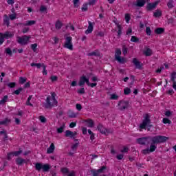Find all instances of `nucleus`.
<instances>
[{"label": "nucleus", "instance_id": "obj_1", "mask_svg": "<svg viewBox=\"0 0 176 176\" xmlns=\"http://www.w3.org/2000/svg\"><path fill=\"white\" fill-rule=\"evenodd\" d=\"M168 140H170V138L164 135H155V136H146L142 137L136 139L137 144L139 145H149L151 144H164V142H167Z\"/></svg>", "mask_w": 176, "mask_h": 176}, {"label": "nucleus", "instance_id": "obj_2", "mask_svg": "<svg viewBox=\"0 0 176 176\" xmlns=\"http://www.w3.org/2000/svg\"><path fill=\"white\" fill-rule=\"evenodd\" d=\"M51 96H48L45 100V102L43 103V105L46 109H52L53 107H57L58 102L56 99L57 94L54 92L51 93Z\"/></svg>", "mask_w": 176, "mask_h": 176}, {"label": "nucleus", "instance_id": "obj_3", "mask_svg": "<svg viewBox=\"0 0 176 176\" xmlns=\"http://www.w3.org/2000/svg\"><path fill=\"white\" fill-rule=\"evenodd\" d=\"M146 126L148 128V131H151V127H152V124H151V117L149 114H146L144 119L143 120L142 124L140 125V128L142 129L146 130Z\"/></svg>", "mask_w": 176, "mask_h": 176}, {"label": "nucleus", "instance_id": "obj_4", "mask_svg": "<svg viewBox=\"0 0 176 176\" xmlns=\"http://www.w3.org/2000/svg\"><path fill=\"white\" fill-rule=\"evenodd\" d=\"M51 167H50V164H42V163H39L37 162L35 164V170H36V171H41V170H43V173H47V171H49L50 170Z\"/></svg>", "mask_w": 176, "mask_h": 176}, {"label": "nucleus", "instance_id": "obj_5", "mask_svg": "<svg viewBox=\"0 0 176 176\" xmlns=\"http://www.w3.org/2000/svg\"><path fill=\"white\" fill-rule=\"evenodd\" d=\"M31 39V36L24 35L22 37L18 36L16 42L22 45H25L28 43V41Z\"/></svg>", "mask_w": 176, "mask_h": 176}, {"label": "nucleus", "instance_id": "obj_6", "mask_svg": "<svg viewBox=\"0 0 176 176\" xmlns=\"http://www.w3.org/2000/svg\"><path fill=\"white\" fill-rule=\"evenodd\" d=\"M122 50L120 49L116 50L115 58L116 60L120 63V64H124L126 63V59L124 58H121Z\"/></svg>", "mask_w": 176, "mask_h": 176}, {"label": "nucleus", "instance_id": "obj_7", "mask_svg": "<svg viewBox=\"0 0 176 176\" xmlns=\"http://www.w3.org/2000/svg\"><path fill=\"white\" fill-rule=\"evenodd\" d=\"M65 45L64 47H66V49H69V50H74V45H72V37L71 36H67L65 38Z\"/></svg>", "mask_w": 176, "mask_h": 176}, {"label": "nucleus", "instance_id": "obj_8", "mask_svg": "<svg viewBox=\"0 0 176 176\" xmlns=\"http://www.w3.org/2000/svg\"><path fill=\"white\" fill-rule=\"evenodd\" d=\"M156 148L157 147L155 144H151L150 148H145L142 151V153H143V155H148L152 152H155V151H156Z\"/></svg>", "mask_w": 176, "mask_h": 176}, {"label": "nucleus", "instance_id": "obj_9", "mask_svg": "<svg viewBox=\"0 0 176 176\" xmlns=\"http://www.w3.org/2000/svg\"><path fill=\"white\" fill-rule=\"evenodd\" d=\"M160 1H155L154 3H148L147 6H146V9L148 12H152V10H154V9H156V6L159 5V3Z\"/></svg>", "mask_w": 176, "mask_h": 176}, {"label": "nucleus", "instance_id": "obj_10", "mask_svg": "<svg viewBox=\"0 0 176 176\" xmlns=\"http://www.w3.org/2000/svg\"><path fill=\"white\" fill-rule=\"evenodd\" d=\"M118 105L120 106L119 108L120 111H124V109L129 108V102L121 100L119 102Z\"/></svg>", "mask_w": 176, "mask_h": 176}, {"label": "nucleus", "instance_id": "obj_11", "mask_svg": "<svg viewBox=\"0 0 176 176\" xmlns=\"http://www.w3.org/2000/svg\"><path fill=\"white\" fill-rule=\"evenodd\" d=\"M88 28L87 30L85 31V34L87 35L89 34H91L93 32V30L94 28V26L93 24H94V23H91L90 21H88Z\"/></svg>", "mask_w": 176, "mask_h": 176}, {"label": "nucleus", "instance_id": "obj_12", "mask_svg": "<svg viewBox=\"0 0 176 176\" xmlns=\"http://www.w3.org/2000/svg\"><path fill=\"white\" fill-rule=\"evenodd\" d=\"M133 65L138 68V69H142V64L141 62L138 61V59L137 58H134L133 60Z\"/></svg>", "mask_w": 176, "mask_h": 176}, {"label": "nucleus", "instance_id": "obj_13", "mask_svg": "<svg viewBox=\"0 0 176 176\" xmlns=\"http://www.w3.org/2000/svg\"><path fill=\"white\" fill-rule=\"evenodd\" d=\"M97 129H98V131H100V133H101V134H107V133L108 131L107 130V129H105L104 127V126L102 125V124H98Z\"/></svg>", "mask_w": 176, "mask_h": 176}, {"label": "nucleus", "instance_id": "obj_14", "mask_svg": "<svg viewBox=\"0 0 176 176\" xmlns=\"http://www.w3.org/2000/svg\"><path fill=\"white\" fill-rule=\"evenodd\" d=\"M0 36H2L3 39H9V38L13 37V34L10 32H6L5 34L0 33Z\"/></svg>", "mask_w": 176, "mask_h": 176}, {"label": "nucleus", "instance_id": "obj_15", "mask_svg": "<svg viewBox=\"0 0 176 176\" xmlns=\"http://www.w3.org/2000/svg\"><path fill=\"white\" fill-rule=\"evenodd\" d=\"M145 3H146V0H137L135 6H137L138 8H142V6H145Z\"/></svg>", "mask_w": 176, "mask_h": 176}, {"label": "nucleus", "instance_id": "obj_16", "mask_svg": "<svg viewBox=\"0 0 176 176\" xmlns=\"http://www.w3.org/2000/svg\"><path fill=\"white\" fill-rule=\"evenodd\" d=\"M25 163V160L21 158V157H18L16 160V164L17 166H23V164Z\"/></svg>", "mask_w": 176, "mask_h": 176}, {"label": "nucleus", "instance_id": "obj_17", "mask_svg": "<svg viewBox=\"0 0 176 176\" xmlns=\"http://www.w3.org/2000/svg\"><path fill=\"white\" fill-rule=\"evenodd\" d=\"M12 122L10 119L6 118L3 120L0 121V126H6L7 124H9Z\"/></svg>", "mask_w": 176, "mask_h": 176}, {"label": "nucleus", "instance_id": "obj_18", "mask_svg": "<svg viewBox=\"0 0 176 176\" xmlns=\"http://www.w3.org/2000/svg\"><path fill=\"white\" fill-rule=\"evenodd\" d=\"M65 137H69L70 138H73V140H75V137H74V132L69 130L65 131Z\"/></svg>", "mask_w": 176, "mask_h": 176}, {"label": "nucleus", "instance_id": "obj_19", "mask_svg": "<svg viewBox=\"0 0 176 176\" xmlns=\"http://www.w3.org/2000/svg\"><path fill=\"white\" fill-rule=\"evenodd\" d=\"M55 146L54 144L52 143L50 147L47 149V153H53L54 152Z\"/></svg>", "mask_w": 176, "mask_h": 176}, {"label": "nucleus", "instance_id": "obj_20", "mask_svg": "<svg viewBox=\"0 0 176 176\" xmlns=\"http://www.w3.org/2000/svg\"><path fill=\"white\" fill-rule=\"evenodd\" d=\"M8 99L9 96H8V95L4 96L2 100H0V105H5V104L8 102Z\"/></svg>", "mask_w": 176, "mask_h": 176}, {"label": "nucleus", "instance_id": "obj_21", "mask_svg": "<svg viewBox=\"0 0 176 176\" xmlns=\"http://www.w3.org/2000/svg\"><path fill=\"white\" fill-rule=\"evenodd\" d=\"M85 76H82L78 81V85L80 87H83L85 86Z\"/></svg>", "mask_w": 176, "mask_h": 176}, {"label": "nucleus", "instance_id": "obj_22", "mask_svg": "<svg viewBox=\"0 0 176 176\" xmlns=\"http://www.w3.org/2000/svg\"><path fill=\"white\" fill-rule=\"evenodd\" d=\"M155 32L157 35H160V34H163L164 32V28H157V29H155Z\"/></svg>", "mask_w": 176, "mask_h": 176}, {"label": "nucleus", "instance_id": "obj_23", "mask_svg": "<svg viewBox=\"0 0 176 176\" xmlns=\"http://www.w3.org/2000/svg\"><path fill=\"white\" fill-rule=\"evenodd\" d=\"M25 26H31L36 24V21H27L25 23H23Z\"/></svg>", "mask_w": 176, "mask_h": 176}, {"label": "nucleus", "instance_id": "obj_24", "mask_svg": "<svg viewBox=\"0 0 176 176\" xmlns=\"http://www.w3.org/2000/svg\"><path fill=\"white\" fill-rule=\"evenodd\" d=\"M65 129V124H63V125L60 127L56 129L58 134H61V133H63Z\"/></svg>", "mask_w": 176, "mask_h": 176}, {"label": "nucleus", "instance_id": "obj_25", "mask_svg": "<svg viewBox=\"0 0 176 176\" xmlns=\"http://www.w3.org/2000/svg\"><path fill=\"white\" fill-rule=\"evenodd\" d=\"M61 27H63V23H61L60 21H57L55 24V28L56 30H61Z\"/></svg>", "mask_w": 176, "mask_h": 176}, {"label": "nucleus", "instance_id": "obj_26", "mask_svg": "<svg viewBox=\"0 0 176 176\" xmlns=\"http://www.w3.org/2000/svg\"><path fill=\"white\" fill-rule=\"evenodd\" d=\"M144 54L146 57L152 56V50H151V48H147L146 50L144 51Z\"/></svg>", "mask_w": 176, "mask_h": 176}, {"label": "nucleus", "instance_id": "obj_27", "mask_svg": "<svg viewBox=\"0 0 176 176\" xmlns=\"http://www.w3.org/2000/svg\"><path fill=\"white\" fill-rule=\"evenodd\" d=\"M87 123H88V127H94V121L91 119H88L86 120Z\"/></svg>", "mask_w": 176, "mask_h": 176}, {"label": "nucleus", "instance_id": "obj_28", "mask_svg": "<svg viewBox=\"0 0 176 176\" xmlns=\"http://www.w3.org/2000/svg\"><path fill=\"white\" fill-rule=\"evenodd\" d=\"M88 56H95L96 57H100V52L94 51L93 52L89 53Z\"/></svg>", "mask_w": 176, "mask_h": 176}, {"label": "nucleus", "instance_id": "obj_29", "mask_svg": "<svg viewBox=\"0 0 176 176\" xmlns=\"http://www.w3.org/2000/svg\"><path fill=\"white\" fill-rule=\"evenodd\" d=\"M131 42H134L135 43H138L140 42V38L135 36H132L131 38Z\"/></svg>", "mask_w": 176, "mask_h": 176}, {"label": "nucleus", "instance_id": "obj_30", "mask_svg": "<svg viewBox=\"0 0 176 176\" xmlns=\"http://www.w3.org/2000/svg\"><path fill=\"white\" fill-rule=\"evenodd\" d=\"M154 17H162V11L160 10H157L156 12H154Z\"/></svg>", "mask_w": 176, "mask_h": 176}, {"label": "nucleus", "instance_id": "obj_31", "mask_svg": "<svg viewBox=\"0 0 176 176\" xmlns=\"http://www.w3.org/2000/svg\"><path fill=\"white\" fill-rule=\"evenodd\" d=\"M31 67H36V68L39 69L43 65V63H32L30 64Z\"/></svg>", "mask_w": 176, "mask_h": 176}, {"label": "nucleus", "instance_id": "obj_32", "mask_svg": "<svg viewBox=\"0 0 176 176\" xmlns=\"http://www.w3.org/2000/svg\"><path fill=\"white\" fill-rule=\"evenodd\" d=\"M176 79V72H173V73H171L170 74V80L171 82H176L175 81Z\"/></svg>", "mask_w": 176, "mask_h": 176}, {"label": "nucleus", "instance_id": "obj_33", "mask_svg": "<svg viewBox=\"0 0 176 176\" xmlns=\"http://www.w3.org/2000/svg\"><path fill=\"white\" fill-rule=\"evenodd\" d=\"M5 19H4V24H6L7 25V27H9V24L10 23V19L8 17V15H5L4 16Z\"/></svg>", "mask_w": 176, "mask_h": 176}, {"label": "nucleus", "instance_id": "obj_34", "mask_svg": "<svg viewBox=\"0 0 176 176\" xmlns=\"http://www.w3.org/2000/svg\"><path fill=\"white\" fill-rule=\"evenodd\" d=\"M25 82H27V78H25V77H20L19 78V83L21 85H24V83H25Z\"/></svg>", "mask_w": 176, "mask_h": 176}, {"label": "nucleus", "instance_id": "obj_35", "mask_svg": "<svg viewBox=\"0 0 176 176\" xmlns=\"http://www.w3.org/2000/svg\"><path fill=\"white\" fill-rule=\"evenodd\" d=\"M117 27L118 28V36H120V35H122V25H120L119 23L117 24Z\"/></svg>", "mask_w": 176, "mask_h": 176}, {"label": "nucleus", "instance_id": "obj_36", "mask_svg": "<svg viewBox=\"0 0 176 176\" xmlns=\"http://www.w3.org/2000/svg\"><path fill=\"white\" fill-rule=\"evenodd\" d=\"M162 122L164 124H171V120H170L168 118H164L162 120Z\"/></svg>", "mask_w": 176, "mask_h": 176}, {"label": "nucleus", "instance_id": "obj_37", "mask_svg": "<svg viewBox=\"0 0 176 176\" xmlns=\"http://www.w3.org/2000/svg\"><path fill=\"white\" fill-rule=\"evenodd\" d=\"M130 93H131V89H130V88L126 87L124 89V94H125V96H129Z\"/></svg>", "mask_w": 176, "mask_h": 176}, {"label": "nucleus", "instance_id": "obj_38", "mask_svg": "<svg viewBox=\"0 0 176 176\" xmlns=\"http://www.w3.org/2000/svg\"><path fill=\"white\" fill-rule=\"evenodd\" d=\"M91 173L93 175V176H98V174H100V172H98V170H96V169L91 170Z\"/></svg>", "mask_w": 176, "mask_h": 176}, {"label": "nucleus", "instance_id": "obj_39", "mask_svg": "<svg viewBox=\"0 0 176 176\" xmlns=\"http://www.w3.org/2000/svg\"><path fill=\"white\" fill-rule=\"evenodd\" d=\"M21 91H23V88L20 87L18 89L15 90L12 94H16V96H19V94H20V93H21Z\"/></svg>", "mask_w": 176, "mask_h": 176}, {"label": "nucleus", "instance_id": "obj_40", "mask_svg": "<svg viewBox=\"0 0 176 176\" xmlns=\"http://www.w3.org/2000/svg\"><path fill=\"white\" fill-rule=\"evenodd\" d=\"M13 156H20L23 153V151L19 150L18 151L12 152Z\"/></svg>", "mask_w": 176, "mask_h": 176}, {"label": "nucleus", "instance_id": "obj_41", "mask_svg": "<svg viewBox=\"0 0 176 176\" xmlns=\"http://www.w3.org/2000/svg\"><path fill=\"white\" fill-rule=\"evenodd\" d=\"M89 5V3H86L85 4L82 5V7L81 8L82 12H87V6Z\"/></svg>", "mask_w": 176, "mask_h": 176}, {"label": "nucleus", "instance_id": "obj_42", "mask_svg": "<svg viewBox=\"0 0 176 176\" xmlns=\"http://www.w3.org/2000/svg\"><path fill=\"white\" fill-rule=\"evenodd\" d=\"M146 34L148 36H150V35H152V30H151V28L150 27H146Z\"/></svg>", "mask_w": 176, "mask_h": 176}, {"label": "nucleus", "instance_id": "obj_43", "mask_svg": "<svg viewBox=\"0 0 176 176\" xmlns=\"http://www.w3.org/2000/svg\"><path fill=\"white\" fill-rule=\"evenodd\" d=\"M78 146H79V142H76V144L72 145V150L76 151V149H78Z\"/></svg>", "mask_w": 176, "mask_h": 176}, {"label": "nucleus", "instance_id": "obj_44", "mask_svg": "<svg viewBox=\"0 0 176 176\" xmlns=\"http://www.w3.org/2000/svg\"><path fill=\"white\" fill-rule=\"evenodd\" d=\"M36 47H38V44L34 43L31 45V49L34 53L36 52Z\"/></svg>", "mask_w": 176, "mask_h": 176}, {"label": "nucleus", "instance_id": "obj_45", "mask_svg": "<svg viewBox=\"0 0 176 176\" xmlns=\"http://www.w3.org/2000/svg\"><path fill=\"white\" fill-rule=\"evenodd\" d=\"M60 171H61V173H63V174H68V173H69L68 168H62L60 169Z\"/></svg>", "mask_w": 176, "mask_h": 176}, {"label": "nucleus", "instance_id": "obj_46", "mask_svg": "<svg viewBox=\"0 0 176 176\" xmlns=\"http://www.w3.org/2000/svg\"><path fill=\"white\" fill-rule=\"evenodd\" d=\"M77 93H78V94H85V88H84V87H82V88H80V89H78V90H77Z\"/></svg>", "mask_w": 176, "mask_h": 176}, {"label": "nucleus", "instance_id": "obj_47", "mask_svg": "<svg viewBox=\"0 0 176 176\" xmlns=\"http://www.w3.org/2000/svg\"><path fill=\"white\" fill-rule=\"evenodd\" d=\"M131 19V16H130V14H125V20L126 23H129Z\"/></svg>", "mask_w": 176, "mask_h": 176}, {"label": "nucleus", "instance_id": "obj_48", "mask_svg": "<svg viewBox=\"0 0 176 176\" xmlns=\"http://www.w3.org/2000/svg\"><path fill=\"white\" fill-rule=\"evenodd\" d=\"M7 86H8V87H10V89H13L16 87V82H10L7 85Z\"/></svg>", "mask_w": 176, "mask_h": 176}, {"label": "nucleus", "instance_id": "obj_49", "mask_svg": "<svg viewBox=\"0 0 176 176\" xmlns=\"http://www.w3.org/2000/svg\"><path fill=\"white\" fill-rule=\"evenodd\" d=\"M107 170V166H102L100 169L98 170V173H104V170Z\"/></svg>", "mask_w": 176, "mask_h": 176}, {"label": "nucleus", "instance_id": "obj_50", "mask_svg": "<svg viewBox=\"0 0 176 176\" xmlns=\"http://www.w3.org/2000/svg\"><path fill=\"white\" fill-rule=\"evenodd\" d=\"M52 82H57L58 77L57 76H52L50 77Z\"/></svg>", "mask_w": 176, "mask_h": 176}, {"label": "nucleus", "instance_id": "obj_51", "mask_svg": "<svg viewBox=\"0 0 176 176\" xmlns=\"http://www.w3.org/2000/svg\"><path fill=\"white\" fill-rule=\"evenodd\" d=\"M6 53L7 54H9L10 56H12L13 53L12 52V50L10 48H6Z\"/></svg>", "mask_w": 176, "mask_h": 176}, {"label": "nucleus", "instance_id": "obj_52", "mask_svg": "<svg viewBox=\"0 0 176 176\" xmlns=\"http://www.w3.org/2000/svg\"><path fill=\"white\" fill-rule=\"evenodd\" d=\"M39 120L41 122V123H46V118H45V116H41L39 117Z\"/></svg>", "mask_w": 176, "mask_h": 176}, {"label": "nucleus", "instance_id": "obj_53", "mask_svg": "<svg viewBox=\"0 0 176 176\" xmlns=\"http://www.w3.org/2000/svg\"><path fill=\"white\" fill-rule=\"evenodd\" d=\"M79 1L80 0H73L74 8H79Z\"/></svg>", "mask_w": 176, "mask_h": 176}, {"label": "nucleus", "instance_id": "obj_54", "mask_svg": "<svg viewBox=\"0 0 176 176\" xmlns=\"http://www.w3.org/2000/svg\"><path fill=\"white\" fill-rule=\"evenodd\" d=\"M122 54L124 56H126L127 54V48L126 47V45L122 46Z\"/></svg>", "mask_w": 176, "mask_h": 176}, {"label": "nucleus", "instance_id": "obj_55", "mask_svg": "<svg viewBox=\"0 0 176 176\" xmlns=\"http://www.w3.org/2000/svg\"><path fill=\"white\" fill-rule=\"evenodd\" d=\"M43 67V74L44 75H47V72L46 71V65H45V64L43 63V66H41Z\"/></svg>", "mask_w": 176, "mask_h": 176}, {"label": "nucleus", "instance_id": "obj_56", "mask_svg": "<svg viewBox=\"0 0 176 176\" xmlns=\"http://www.w3.org/2000/svg\"><path fill=\"white\" fill-rule=\"evenodd\" d=\"M40 12H47V8L45 6H41L40 8Z\"/></svg>", "mask_w": 176, "mask_h": 176}, {"label": "nucleus", "instance_id": "obj_57", "mask_svg": "<svg viewBox=\"0 0 176 176\" xmlns=\"http://www.w3.org/2000/svg\"><path fill=\"white\" fill-rule=\"evenodd\" d=\"M119 98V96L115 94H113L111 95V100H118Z\"/></svg>", "mask_w": 176, "mask_h": 176}, {"label": "nucleus", "instance_id": "obj_58", "mask_svg": "<svg viewBox=\"0 0 176 176\" xmlns=\"http://www.w3.org/2000/svg\"><path fill=\"white\" fill-rule=\"evenodd\" d=\"M14 156L13 155V153L11 152V153H8L7 154V160H12V157Z\"/></svg>", "mask_w": 176, "mask_h": 176}, {"label": "nucleus", "instance_id": "obj_59", "mask_svg": "<svg viewBox=\"0 0 176 176\" xmlns=\"http://www.w3.org/2000/svg\"><path fill=\"white\" fill-rule=\"evenodd\" d=\"M171 115H173V113L170 110H168L165 112V116H167V118H170Z\"/></svg>", "mask_w": 176, "mask_h": 176}, {"label": "nucleus", "instance_id": "obj_60", "mask_svg": "<svg viewBox=\"0 0 176 176\" xmlns=\"http://www.w3.org/2000/svg\"><path fill=\"white\" fill-rule=\"evenodd\" d=\"M68 118H76V113H75L74 112H71L69 114Z\"/></svg>", "mask_w": 176, "mask_h": 176}, {"label": "nucleus", "instance_id": "obj_61", "mask_svg": "<svg viewBox=\"0 0 176 176\" xmlns=\"http://www.w3.org/2000/svg\"><path fill=\"white\" fill-rule=\"evenodd\" d=\"M167 6L169 8V9L174 8V6L173 5V0L168 2Z\"/></svg>", "mask_w": 176, "mask_h": 176}, {"label": "nucleus", "instance_id": "obj_62", "mask_svg": "<svg viewBox=\"0 0 176 176\" xmlns=\"http://www.w3.org/2000/svg\"><path fill=\"white\" fill-rule=\"evenodd\" d=\"M76 108L77 111H82V104L78 103L76 104Z\"/></svg>", "mask_w": 176, "mask_h": 176}, {"label": "nucleus", "instance_id": "obj_63", "mask_svg": "<svg viewBox=\"0 0 176 176\" xmlns=\"http://www.w3.org/2000/svg\"><path fill=\"white\" fill-rule=\"evenodd\" d=\"M16 16H17V14H10L9 18L11 20H14V19H16Z\"/></svg>", "mask_w": 176, "mask_h": 176}, {"label": "nucleus", "instance_id": "obj_64", "mask_svg": "<svg viewBox=\"0 0 176 176\" xmlns=\"http://www.w3.org/2000/svg\"><path fill=\"white\" fill-rule=\"evenodd\" d=\"M96 36H104V32H98L96 33Z\"/></svg>", "mask_w": 176, "mask_h": 176}]
</instances>
